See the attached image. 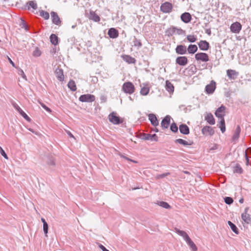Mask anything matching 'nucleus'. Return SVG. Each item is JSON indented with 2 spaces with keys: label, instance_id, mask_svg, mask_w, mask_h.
<instances>
[{
  "label": "nucleus",
  "instance_id": "f257e3e1",
  "mask_svg": "<svg viewBox=\"0 0 251 251\" xmlns=\"http://www.w3.org/2000/svg\"><path fill=\"white\" fill-rule=\"evenodd\" d=\"M135 87L131 82H125L122 86V90L126 94H132L135 92Z\"/></svg>",
  "mask_w": 251,
  "mask_h": 251
},
{
  "label": "nucleus",
  "instance_id": "f03ea898",
  "mask_svg": "<svg viewBox=\"0 0 251 251\" xmlns=\"http://www.w3.org/2000/svg\"><path fill=\"white\" fill-rule=\"evenodd\" d=\"M184 33V30L173 26L169 28L166 31V33L168 36H171L174 34L182 35Z\"/></svg>",
  "mask_w": 251,
  "mask_h": 251
},
{
  "label": "nucleus",
  "instance_id": "7ed1b4c3",
  "mask_svg": "<svg viewBox=\"0 0 251 251\" xmlns=\"http://www.w3.org/2000/svg\"><path fill=\"white\" fill-rule=\"evenodd\" d=\"M109 121L115 125H119L123 122V120L116 116V113L112 112L108 116Z\"/></svg>",
  "mask_w": 251,
  "mask_h": 251
},
{
  "label": "nucleus",
  "instance_id": "20e7f679",
  "mask_svg": "<svg viewBox=\"0 0 251 251\" xmlns=\"http://www.w3.org/2000/svg\"><path fill=\"white\" fill-rule=\"evenodd\" d=\"M79 100L81 102H92L95 101V97L89 94L82 95L79 98Z\"/></svg>",
  "mask_w": 251,
  "mask_h": 251
},
{
  "label": "nucleus",
  "instance_id": "39448f33",
  "mask_svg": "<svg viewBox=\"0 0 251 251\" xmlns=\"http://www.w3.org/2000/svg\"><path fill=\"white\" fill-rule=\"evenodd\" d=\"M173 9L172 3L169 2H165L162 4L160 6V10L163 13H170Z\"/></svg>",
  "mask_w": 251,
  "mask_h": 251
},
{
  "label": "nucleus",
  "instance_id": "423d86ee",
  "mask_svg": "<svg viewBox=\"0 0 251 251\" xmlns=\"http://www.w3.org/2000/svg\"><path fill=\"white\" fill-rule=\"evenodd\" d=\"M195 58L197 60L203 62H207L209 61V56L207 54L204 52H199L195 54Z\"/></svg>",
  "mask_w": 251,
  "mask_h": 251
},
{
  "label": "nucleus",
  "instance_id": "0eeeda50",
  "mask_svg": "<svg viewBox=\"0 0 251 251\" xmlns=\"http://www.w3.org/2000/svg\"><path fill=\"white\" fill-rule=\"evenodd\" d=\"M249 207H247L245 209V211L241 215L242 220L247 224H251V215L247 212Z\"/></svg>",
  "mask_w": 251,
  "mask_h": 251
},
{
  "label": "nucleus",
  "instance_id": "6e6552de",
  "mask_svg": "<svg viewBox=\"0 0 251 251\" xmlns=\"http://www.w3.org/2000/svg\"><path fill=\"white\" fill-rule=\"evenodd\" d=\"M230 28L233 33H238L241 30L242 25L240 23L236 22L231 24Z\"/></svg>",
  "mask_w": 251,
  "mask_h": 251
},
{
  "label": "nucleus",
  "instance_id": "1a4fd4ad",
  "mask_svg": "<svg viewBox=\"0 0 251 251\" xmlns=\"http://www.w3.org/2000/svg\"><path fill=\"white\" fill-rule=\"evenodd\" d=\"M171 116L167 115L165 116L161 121V126L163 129H167L169 127L170 125Z\"/></svg>",
  "mask_w": 251,
  "mask_h": 251
},
{
  "label": "nucleus",
  "instance_id": "9d476101",
  "mask_svg": "<svg viewBox=\"0 0 251 251\" xmlns=\"http://www.w3.org/2000/svg\"><path fill=\"white\" fill-rule=\"evenodd\" d=\"M50 15L52 23L57 25L60 26L61 24V21L57 13L52 11L50 13Z\"/></svg>",
  "mask_w": 251,
  "mask_h": 251
},
{
  "label": "nucleus",
  "instance_id": "9b49d317",
  "mask_svg": "<svg viewBox=\"0 0 251 251\" xmlns=\"http://www.w3.org/2000/svg\"><path fill=\"white\" fill-rule=\"evenodd\" d=\"M216 89V83L212 81L211 83L207 85L205 87V90L207 94H212Z\"/></svg>",
  "mask_w": 251,
  "mask_h": 251
},
{
  "label": "nucleus",
  "instance_id": "f8f14e48",
  "mask_svg": "<svg viewBox=\"0 0 251 251\" xmlns=\"http://www.w3.org/2000/svg\"><path fill=\"white\" fill-rule=\"evenodd\" d=\"M201 132L203 135H212L214 134V130L210 126H205L201 129Z\"/></svg>",
  "mask_w": 251,
  "mask_h": 251
},
{
  "label": "nucleus",
  "instance_id": "ddd939ff",
  "mask_svg": "<svg viewBox=\"0 0 251 251\" xmlns=\"http://www.w3.org/2000/svg\"><path fill=\"white\" fill-rule=\"evenodd\" d=\"M226 107L223 105L219 107L215 112V115L217 117L223 118L225 116Z\"/></svg>",
  "mask_w": 251,
  "mask_h": 251
},
{
  "label": "nucleus",
  "instance_id": "4468645a",
  "mask_svg": "<svg viewBox=\"0 0 251 251\" xmlns=\"http://www.w3.org/2000/svg\"><path fill=\"white\" fill-rule=\"evenodd\" d=\"M13 107L19 112V113L26 120L29 121V117L25 113L20 106L15 102L12 103Z\"/></svg>",
  "mask_w": 251,
  "mask_h": 251
},
{
  "label": "nucleus",
  "instance_id": "2eb2a0df",
  "mask_svg": "<svg viewBox=\"0 0 251 251\" xmlns=\"http://www.w3.org/2000/svg\"><path fill=\"white\" fill-rule=\"evenodd\" d=\"M55 74L56 77L59 81H62L64 80V75L63 74V71L62 69L59 67L56 69L55 71Z\"/></svg>",
  "mask_w": 251,
  "mask_h": 251
},
{
  "label": "nucleus",
  "instance_id": "dca6fc26",
  "mask_svg": "<svg viewBox=\"0 0 251 251\" xmlns=\"http://www.w3.org/2000/svg\"><path fill=\"white\" fill-rule=\"evenodd\" d=\"M176 62L180 66H185L188 63V59L186 56H179L176 58Z\"/></svg>",
  "mask_w": 251,
  "mask_h": 251
},
{
  "label": "nucleus",
  "instance_id": "f3484780",
  "mask_svg": "<svg viewBox=\"0 0 251 251\" xmlns=\"http://www.w3.org/2000/svg\"><path fill=\"white\" fill-rule=\"evenodd\" d=\"M180 18L182 21H183L184 23H188L191 21L192 17L189 13L185 12L181 14Z\"/></svg>",
  "mask_w": 251,
  "mask_h": 251
},
{
  "label": "nucleus",
  "instance_id": "a211bd4d",
  "mask_svg": "<svg viewBox=\"0 0 251 251\" xmlns=\"http://www.w3.org/2000/svg\"><path fill=\"white\" fill-rule=\"evenodd\" d=\"M198 45L200 49L202 50H207L209 48V44L206 41L201 40Z\"/></svg>",
  "mask_w": 251,
  "mask_h": 251
},
{
  "label": "nucleus",
  "instance_id": "6ab92c4d",
  "mask_svg": "<svg viewBox=\"0 0 251 251\" xmlns=\"http://www.w3.org/2000/svg\"><path fill=\"white\" fill-rule=\"evenodd\" d=\"M176 51L179 54H185L187 52L186 47L184 45H178L176 48Z\"/></svg>",
  "mask_w": 251,
  "mask_h": 251
},
{
  "label": "nucleus",
  "instance_id": "aec40b11",
  "mask_svg": "<svg viewBox=\"0 0 251 251\" xmlns=\"http://www.w3.org/2000/svg\"><path fill=\"white\" fill-rule=\"evenodd\" d=\"M149 119L151 124L154 126H156L159 125V122L154 114H150L148 116Z\"/></svg>",
  "mask_w": 251,
  "mask_h": 251
},
{
  "label": "nucleus",
  "instance_id": "412c9836",
  "mask_svg": "<svg viewBox=\"0 0 251 251\" xmlns=\"http://www.w3.org/2000/svg\"><path fill=\"white\" fill-rule=\"evenodd\" d=\"M108 35L111 38L114 39L118 37L119 32L116 29L111 28L108 30Z\"/></svg>",
  "mask_w": 251,
  "mask_h": 251
},
{
  "label": "nucleus",
  "instance_id": "4be33fe9",
  "mask_svg": "<svg viewBox=\"0 0 251 251\" xmlns=\"http://www.w3.org/2000/svg\"><path fill=\"white\" fill-rule=\"evenodd\" d=\"M122 58L128 64H135L136 63V59L129 55H123Z\"/></svg>",
  "mask_w": 251,
  "mask_h": 251
},
{
  "label": "nucleus",
  "instance_id": "5701e85b",
  "mask_svg": "<svg viewBox=\"0 0 251 251\" xmlns=\"http://www.w3.org/2000/svg\"><path fill=\"white\" fill-rule=\"evenodd\" d=\"M227 75L231 79H235L238 75V73L233 70H228L226 71Z\"/></svg>",
  "mask_w": 251,
  "mask_h": 251
},
{
  "label": "nucleus",
  "instance_id": "b1692460",
  "mask_svg": "<svg viewBox=\"0 0 251 251\" xmlns=\"http://www.w3.org/2000/svg\"><path fill=\"white\" fill-rule=\"evenodd\" d=\"M180 132L183 134L187 135L190 132L189 127L185 124H181L179 127Z\"/></svg>",
  "mask_w": 251,
  "mask_h": 251
},
{
  "label": "nucleus",
  "instance_id": "393cba45",
  "mask_svg": "<svg viewBox=\"0 0 251 251\" xmlns=\"http://www.w3.org/2000/svg\"><path fill=\"white\" fill-rule=\"evenodd\" d=\"M240 132L241 128L240 126L238 125L236 128V129L232 137V140L233 142H235L238 139L240 136Z\"/></svg>",
  "mask_w": 251,
  "mask_h": 251
},
{
  "label": "nucleus",
  "instance_id": "a878e982",
  "mask_svg": "<svg viewBox=\"0 0 251 251\" xmlns=\"http://www.w3.org/2000/svg\"><path fill=\"white\" fill-rule=\"evenodd\" d=\"M175 143L183 145L184 146H190L193 144V142L191 140L185 141L182 139H177L175 140Z\"/></svg>",
  "mask_w": 251,
  "mask_h": 251
},
{
  "label": "nucleus",
  "instance_id": "bb28decb",
  "mask_svg": "<svg viewBox=\"0 0 251 251\" xmlns=\"http://www.w3.org/2000/svg\"><path fill=\"white\" fill-rule=\"evenodd\" d=\"M143 86H142V85H141V88L140 90V94L141 95L146 96L149 93L150 88L149 87L148 85L147 84H143Z\"/></svg>",
  "mask_w": 251,
  "mask_h": 251
},
{
  "label": "nucleus",
  "instance_id": "cd10ccee",
  "mask_svg": "<svg viewBox=\"0 0 251 251\" xmlns=\"http://www.w3.org/2000/svg\"><path fill=\"white\" fill-rule=\"evenodd\" d=\"M205 120L210 125H213L215 123V119L211 113H208L205 117Z\"/></svg>",
  "mask_w": 251,
  "mask_h": 251
},
{
  "label": "nucleus",
  "instance_id": "c85d7f7f",
  "mask_svg": "<svg viewBox=\"0 0 251 251\" xmlns=\"http://www.w3.org/2000/svg\"><path fill=\"white\" fill-rule=\"evenodd\" d=\"M89 19L96 22L100 21V17L93 11L90 12Z\"/></svg>",
  "mask_w": 251,
  "mask_h": 251
},
{
  "label": "nucleus",
  "instance_id": "c756f323",
  "mask_svg": "<svg viewBox=\"0 0 251 251\" xmlns=\"http://www.w3.org/2000/svg\"><path fill=\"white\" fill-rule=\"evenodd\" d=\"M165 87L166 90L170 93H173L174 91V87L173 84L169 80L166 81Z\"/></svg>",
  "mask_w": 251,
  "mask_h": 251
},
{
  "label": "nucleus",
  "instance_id": "7c9ffc66",
  "mask_svg": "<svg viewBox=\"0 0 251 251\" xmlns=\"http://www.w3.org/2000/svg\"><path fill=\"white\" fill-rule=\"evenodd\" d=\"M189 247L191 248L193 251H197V247L194 243L192 241V240L189 237L187 240H185Z\"/></svg>",
  "mask_w": 251,
  "mask_h": 251
},
{
  "label": "nucleus",
  "instance_id": "2f4dec72",
  "mask_svg": "<svg viewBox=\"0 0 251 251\" xmlns=\"http://www.w3.org/2000/svg\"><path fill=\"white\" fill-rule=\"evenodd\" d=\"M175 231L177 234L182 236L185 240L189 238L187 233L184 231L180 230L176 228H175Z\"/></svg>",
  "mask_w": 251,
  "mask_h": 251
},
{
  "label": "nucleus",
  "instance_id": "473e14b6",
  "mask_svg": "<svg viewBox=\"0 0 251 251\" xmlns=\"http://www.w3.org/2000/svg\"><path fill=\"white\" fill-rule=\"evenodd\" d=\"M26 5L28 10H29L30 7L35 10L37 8V5L35 1H29L26 3Z\"/></svg>",
  "mask_w": 251,
  "mask_h": 251
},
{
  "label": "nucleus",
  "instance_id": "72a5a7b5",
  "mask_svg": "<svg viewBox=\"0 0 251 251\" xmlns=\"http://www.w3.org/2000/svg\"><path fill=\"white\" fill-rule=\"evenodd\" d=\"M68 87L72 91H75L76 90V86L75 82L73 80H70L68 83Z\"/></svg>",
  "mask_w": 251,
  "mask_h": 251
},
{
  "label": "nucleus",
  "instance_id": "f704fd0d",
  "mask_svg": "<svg viewBox=\"0 0 251 251\" xmlns=\"http://www.w3.org/2000/svg\"><path fill=\"white\" fill-rule=\"evenodd\" d=\"M189 53H194L198 50V47L196 45H190L187 49Z\"/></svg>",
  "mask_w": 251,
  "mask_h": 251
},
{
  "label": "nucleus",
  "instance_id": "c9c22d12",
  "mask_svg": "<svg viewBox=\"0 0 251 251\" xmlns=\"http://www.w3.org/2000/svg\"><path fill=\"white\" fill-rule=\"evenodd\" d=\"M50 41L53 45L55 46L58 44V37L55 34H52L50 36Z\"/></svg>",
  "mask_w": 251,
  "mask_h": 251
},
{
  "label": "nucleus",
  "instance_id": "e433bc0d",
  "mask_svg": "<svg viewBox=\"0 0 251 251\" xmlns=\"http://www.w3.org/2000/svg\"><path fill=\"white\" fill-rule=\"evenodd\" d=\"M228 225L230 226L231 230L236 234L239 233L238 229L237 226L231 221H228Z\"/></svg>",
  "mask_w": 251,
  "mask_h": 251
},
{
  "label": "nucleus",
  "instance_id": "4c0bfd02",
  "mask_svg": "<svg viewBox=\"0 0 251 251\" xmlns=\"http://www.w3.org/2000/svg\"><path fill=\"white\" fill-rule=\"evenodd\" d=\"M233 172L234 173L242 174L243 169L239 164H236L233 168Z\"/></svg>",
  "mask_w": 251,
  "mask_h": 251
},
{
  "label": "nucleus",
  "instance_id": "58836bf2",
  "mask_svg": "<svg viewBox=\"0 0 251 251\" xmlns=\"http://www.w3.org/2000/svg\"><path fill=\"white\" fill-rule=\"evenodd\" d=\"M40 16L44 18L45 20H48L50 18L49 13L44 10H41L39 11Z\"/></svg>",
  "mask_w": 251,
  "mask_h": 251
},
{
  "label": "nucleus",
  "instance_id": "ea45409f",
  "mask_svg": "<svg viewBox=\"0 0 251 251\" xmlns=\"http://www.w3.org/2000/svg\"><path fill=\"white\" fill-rule=\"evenodd\" d=\"M158 204L163 207V208H165L166 209H170L171 208V206L166 202H165V201H159L158 202Z\"/></svg>",
  "mask_w": 251,
  "mask_h": 251
},
{
  "label": "nucleus",
  "instance_id": "a19ab883",
  "mask_svg": "<svg viewBox=\"0 0 251 251\" xmlns=\"http://www.w3.org/2000/svg\"><path fill=\"white\" fill-rule=\"evenodd\" d=\"M133 43L134 46L138 47L139 48L141 47L142 45L140 40L139 39H137L135 36H134V38L133 40Z\"/></svg>",
  "mask_w": 251,
  "mask_h": 251
},
{
  "label": "nucleus",
  "instance_id": "79ce46f5",
  "mask_svg": "<svg viewBox=\"0 0 251 251\" xmlns=\"http://www.w3.org/2000/svg\"><path fill=\"white\" fill-rule=\"evenodd\" d=\"M170 129L172 132L174 133H176L177 132L178 127L175 123H173V124H171L170 126Z\"/></svg>",
  "mask_w": 251,
  "mask_h": 251
},
{
  "label": "nucleus",
  "instance_id": "37998d69",
  "mask_svg": "<svg viewBox=\"0 0 251 251\" xmlns=\"http://www.w3.org/2000/svg\"><path fill=\"white\" fill-rule=\"evenodd\" d=\"M186 38L188 41L191 43H194L197 40V38L194 35H187Z\"/></svg>",
  "mask_w": 251,
  "mask_h": 251
},
{
  "label": "nucleus",
  "instance_id": "c03bdc74",
  "mask_svg": "<svg viewBox=\"0 0 251 251\" xmlns=\"http://www.w3.org/2000/svg\"><path fill=\"white\" fill-rule=\"evenodd\" d=\"M224 201L227 204H231L233 203V200L232 198L226 197L224 198Z\"/></svg>",
  "mask_w": 251,
  "mask_h": 251
},
{
  "label": "nucleus",
  "instance_id": "a18cd8bd",
  "mask_svg": "<svg viewBox=\"0 0 251 251\" xmlns=\"http://www.w3.org/2000/svg\"><path fill=\"white\" fill-rule=\"evenodd\" d=\"M47 163L49 165L51 166H54L55 165V161L53 158H49Z\"/></svg>",
  "mask_w": 251,
  "mask_h": 251
},
{
  "label": "nucleus",
  "instance_id": "49530a36",
  "mask_svg": "<svg viewBox=\"0 0 251 251\" xmlns=\"http://www.w3.org/2000/svg\"><path fill=\"white\" fill-rule=\"evenodd\" d=\"M150 137L151 134H150L143 133L141 136V138L144 140H150Z\"/></svg>",
  "mask_w": 251,
  "mask_h": 251
},
{
  "label": "nucleus",
  "instance_id": "de8ad7c7",
  "mask_svg": "<svg viewBox=\"0 0 251 251\" xmlns=\"http://www.w3.org/2000/svg\"><path fill=\"white\" fill-rule=\"evenodd\" d=\"M43 231L45 234L46 236H48V223H46L43 224Z\"/></svg>",
  "mask_w": 251,
  "mask_h": 251
},
{
  "label": "nucleus",
  "instance_id": "09e8293b",
  "mask_svg": "<svg viewBox=\"0 0 251 251\" xmlns=\"http://www.w3.org/2000/svg\"><path fill=\"white\" fill-rule=\"evenodd\" d=\"M18 73L19 75H21L23 78L26 79V75H25L23 70H22L20 68H19Z\"/></svg>",
  "mask_w": 251,
  "mask_h": 251
},
{
  "label": "nucleus",
  "instance_id": "8fccbe9b",
  "mask_svg": "<svg viewBox=\"0 0 251 251\" xmlns=\"http://www.w3.org/2000/svg\"><path fill=\"white\" fill-rule=\"evenodd\" d=\"M34 56L38 57L41 55V51L38 49H36L33 52Z\"/></svg>",
  "mask_w": 251,
  "mask_h": 251
},
{
  "label": "nucleus",
  "instance_id": "3c124183",
  "mask_svg": "<svg viewBox=\"0 0 251 251\" xmlns=\"http://www.w3.org/2000/svg\"><path fill=\"white\" fill-rule=\"evenodd\" d=\"M0 153L5 158L8 159V156L3 149L0 146Z\"/></svg>",
  "mask_w": 251,
  "mask_h": 251
},
{
  "label": "nucleus",
  "instance_id": "603ef678",
  "mask_svg": "<svg viewBox=\"0 0 251 251\" xmlns=\"http://www.w3.org/2000/svg\"><path fill=\"white\" fill-rule=\"evenodd\" d=\"M157 140H158V137L155 134H152V135L151 134L150 140L157 141Z\"/></svg>",
  "mask_w": 251,
  "mask_h": 251
},
{
  "label": "nucleus",
  "instance_id": "864d4df0",
  "mask_svg": "<svg viewBox=\"0 0 251 251\" xmlns=\"http://www.w3.org/2000/svg\"><path fill=\"white\" fill-rule=\"evenodd\" d=\"M40 104L42 106V107L44 108L47 111L49 112H51V109L49 108L48 107H47L45 104H44L43 103H42V102H40Z\"/></svg>",
  "mask_w": 251,
  "mask_h": 251
},
{
  "label": "nucleus",
  "instance_id": "5fc2aeb1",
  "mask_svg": "<svg viewBox=\"0 0 251 251\" xmlns=\"http://www.w3.org/2000/svg\"><path fill=\"white\" fill-rule=\"evenodd\" d=\"M120 156H121V157H122V158H124V159H126V160H127L128 161H131V162H132L133 163H136L137 162V161H136L135 160H132V159H131L126 157V156H125V155H124L123 154L120 155Z\"/></svg>",
  "mask_w": 251,
  "mask_h": 251
},
{
  "label": "nucleus",
  "instance_id": "6e6d98bb",
  "mask_svg": "<svg viewBox=\"0 0 251 251\" xmlns=\"http://www.w3.org/2000/svg\"><path fill=\"white\" fill-rule=\"evenodd\" d=\"M99 247L102 251H109V250H108L107 249H106V248L103 246L101 244H99Z\"/></svg>",
  "mask_w": 251,
  "mask_h": 251
},
{
  "label": "nucleus",
  "instance_id": "4d7b16f0",
  "mask_svg": "<svg viewBox=\"0 0 251 251\" xmlns=\"http://www.w3.org/2000/svg\"><path fill=\"white\" fill-rule=\"evenodd\" d=\"M221 121L220 122V126H225V122L224 117L223 118H220Z\"/></svg>",
  "mask_w": 251,
  "mask_h": 251
},
{
  "label": "nucleus",
  "instance_id": "13d9d810",
  "mask_svg": "<svg viewBox=\"0 0 251 251\" xmlns=\"http://www.w3.org/2000/svg\"><path fill=\"white\" fill-rule=\"evenodd\" d=\"M169 174H170L169 173L163 174L159 175L158 177V178H163V177L168 176Z\"/></svg>",
  "mask_w": 251,
  "mask_h": 251
},
{
  "label": "nucleus",
  "instance_id": "bf43d9fd",
  "mask_svg": "<svg viewBox=\"0 0 251 251\" xmlns=\"http://www.w3.org/2000/svg\"><path fill=\"white\" fill-rule=\"evenodd\" d=\"M65 131L67 134L70 136V137L75 139L74 136L71 133V132L70 131L67 130H65Z\"/></svg>",
  "mask_w": 251,
  "mask_h": 251
},
{
  "label": "nucleus",
  "instance_id": "052dcab7",
  "mask_svg": "<svg viewBox=\"0 0 251 251\" xmlns=\"http://www.w3.org/2000/svg\"><path fill=\"white\" fill-rule=\"evenodd\" d=\"M245 157H246V165H248L249 164V157L247 155L246 151L245 152Z\"/></svg>",
  "mask_w": 251,
  "mask_h": 251
},
{
  "label": "nucleus",
  "instance_id": "680f3d73",
  "mask_svg": "<svg viewBox=\"0 0 251 251\" xmlns=\"http://www.w3.org/2000/svg\"><path fill=\"white\" fill-rule=\"evenodd\" d=\"M219 127L221 128L222 132H225V131H226V126H219Z\"/></svg>",
  "mask_w": 251,
  "mask_h": 251
},
{
  "label": "nucleus",
  "instance_id": "e2e57ef3",
  "mask_svg": "<svg viewBox=\"0 0 251 251\" xmlns=\"http://www.w3.org/2000/svg\"><path fill=\"white\" fill-rule=\"evenodd\" d=\"M205 33L207 34L208 35H211V31L210 28H207L205 29Z\"/></svg>",
  "mask_w": 251,
  "mask_h": 251
},
{
  "label": "nucleus",
  "instance_id": "0e129e2a",
  "mask_svg": "<svg viewBox=\"0 0 251 251\" xmlns=\"http://www.w3.org/2000/svg\"><path fill=\"white\" fill-rule=\"evenodd\" d=\"M7 58H8V59L9 60V62H10V63L13 66V67H15V64L12 61V60L8 57L7 56Z\"/></svg>",
  "mask_w": 251,
  "mask_h": 251
},
{
  "label": "nucleus",
  "instance_id": "69168bd1",
  "mask_svg": "<svg viewBox=\"0 0 251 251\" xmlns=\"http://www.w3.org/2000/svg\"><path fill=\"white\" fill-rule=\"evenodd\" d=\"M41 221L42 222L43 224L47 223V222L46 221L45 219L43 218H41Z\"/></svg>",
  "mask_w": 251,
  "mask_h": 251
},
{
  "label": "nucleus",
  "instance_id": "338daca9",
  "mask_svg": "<svg viewBox=\"0 0 251 251\" xmlns=\"http://www.w3.org/2000/svg\"><path fill=\"white\" fill-rule=\"evenodd\" d=\"M154 131H155L156 132H158V129L156 127H155V128L154 129Z\"/></svg>",
  "mask_w": 251,
  "mask_h": 251
},
{
  "label": "nucleus",
  "instance_id": "774afa93",
  "mask_svg": "<svg viewBox=\"0 0 251 251\" xmlns=\"http://www.w3.org/2000/svg\"><path fill=\"white\" fill-rule=\"evenodd\" d=\"M243 201H244V200H243V199H240V200H239V202H240V203H243Z\"/></svg>",
  "mask_w": 251,
  "mask_h": 251
}]
</instances>
